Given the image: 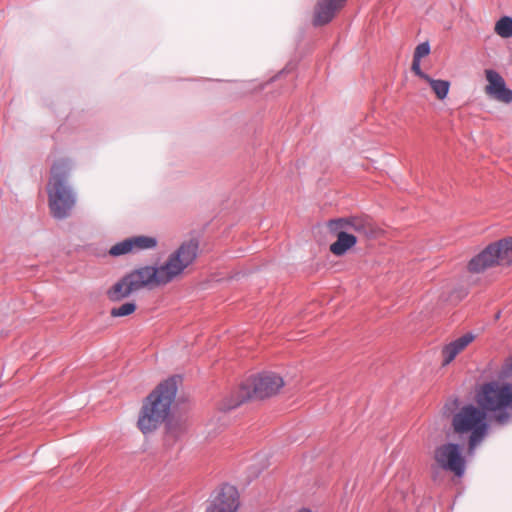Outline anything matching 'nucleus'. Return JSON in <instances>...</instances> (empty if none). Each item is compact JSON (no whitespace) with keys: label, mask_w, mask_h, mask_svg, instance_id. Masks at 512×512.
Returning <instances> with one entry per match:
<instances>
[{"label":"nucleus","mask_w":512,"mask_h":512,"mask_svg":"<svg viewBox=\"0 0 512 512\" xmlns=\"http://www.w3.org/2000/svg\"><path fill=\"white\" fill-rule=\"evenodd\" d=\"M328 226L331 231H338V229H344L347 232L353 231L358 234L364 235H367L371 231L369 223L366 220L358 217L339 218L330 220Z\"/></svg>","instance_id":"nucleus-12"},{"label":"nucleus","mask_w":512,"mask_h":512,"mask_svg":"<svg viewBox=\"0 0 512 512\" xmlns=\"http://www.w3.org/2000/svg\"><path fill=\"white\" fill-rule=\"evenodd\" d=\"M70 171L71 164L67 159H59L51 167L48 205L51 215L58 220L69 217L76 204V194L67 181Z\"/></svg>","instance_id":"nucleus-4"},{"label":"nucleus","mask_w":512,"mask_h":512,"mask_svg":"<svg viewBox=\"0 0 512 512\" xmlns=\"http://www.w3.org/2000/svg\"><path fill=\"white\" fill-rule=\"evenodd\" d=\"M177 392V379L160 383L146 398L138 418V428L147 434L156 430L169 416Z\"/></svg>","instance_id":"nucleus-3"},{"label":"nucleus","mask_w":512,"mask_h":512,"mask_svg":"<svg viewBox=\"0 0 512 512\" xmlns=\"http://www.w3.org/2000/svg\"><path fill=\"white\" fill-rule=\"evenodd\" d=\"M339 230L337 240L330 246V251L336 256L345 254L357 241L353 234L348 233L344 229Z\"/></svg>","instance_id":"nucleus-14"},{"label":"nucleus","mask_w":512,"mask_h":512,"mask_svg":"<svg viewBox=\"0 0 512 512\" xmlns=\"http://www.w3.org/2000/svg\"><path fill=\"white\" fill-rule=\"evenodd\" d=\"M157 246V239L151 236H134L127 239H124L121 242L113 245L109 254L111 256H121L128 253L139 252L143 250L153 249Z\"/></svg>","instance_id":"nucleus-8"},{"label":"nucleus","mask_w":512,"mask_h":512,"mask_svg":"<svg viewBox=\"0 0 512 512\" xmlns=\"http://www.w3.org/2000/svg\"><path fill=\"white\" fill-rule=\"evenodd\" d=\"M474 334L466 333L442 348V365L450 364L473 340Z\"/></svg>","instance_id":"nucleus-13"},{"label":"nucleus","mask_w":512,"mask_h":512,"mask_svg":"<svg viewBox=\"0 0 512 512\" xmlns=\"http://www.w3.org/2000/svg\"><path fill=\"white\" fill-rule=\"evenodd\" d=\"M240 506L239 493L231 485H224L206 512H237Z\"/></svg>","instance_id":"nucleus-9"},{"label":"nucleus","mask_w":512,"mask_h":512,"mask_svg":"<svg viewBox=\"0 0 512 512\" xmlns=\"http://www.w3.org/2000/svg\"><path fill=\"white\" fill-rule=\"evenodd\" d=\"M420 62H421V60L413 57L411 70L415 73V75H417L418 77H420L423 80H426V79H428L429 75L421 70Z\"/></svg>","instance_id":"nucleus-20"},{"label":"nucleus","mask_w":512,"mask_h":512,"mask_svg":"<svg viewBox=\"0 0 512 512\" xmlns=\"http://www.w3.org/2000/svg\"><path fill=\"white\" fill-rule=\"evenodd\" d=\"M430 53V45L428 42H423L417 45L413 57L421 60Z\"/></svg>","instance_id":"nucleus-19"},{"label":"nucleus","mask_w":512,"mask_h":512,"mask_svg":"<svg viewBox=\"0 0 512 512\" xmlns=\"http://www.w3.org/2000/svg\"><path fill=\"white\" fill-rule=\"evenodd\" d=\"M299 512H312V511H310V510H308V509H302V510H300Z\"/></svg>","instance_id":"nucleus-21"},{"label":"nucleus","mask_w":512,"mask_h":512,"mask_svg":"<svg viewBox=\"0 0 512 512\" xmlns=\"http://www.w3.org/2000/svg\"><path fill=\"white\" fill-rule=\"evenodd\" d=\"M501 246L502 262L508 264L512 263V237L498 241Z\"/></svg>","instance_id":"nucleus-18"},{"label":"nucleus","mask_w":512,"mask_h":512,"mask_svg":"<svg viewBox=\"0 0 512 512\" xmlns=\"http://www.w3.org/2000/svg\"><path fill=\"white\" fill-rule=\"evenodd\" d=\"M501 246L498 242L488 245L468 263V270L472 273H481L495 265H505L502 262Z\"/></svg>","instance_id":"nucleus-7"},{"label":"nucleus","mask_w":512,"mask_h":512,"mask_svg":"<svg viewBox=\"0 0 512 512\" xmlns=\"http://www.w3.org/2000/svg\"><path fill=\"white\" fill-rule=\"evenodd\" d=\"M485 76L488 85L485 87V92L493 99L503 102H512V90L506 87L503 77L495 70H485Z\"/></svg>","instance_id":"nucleus-10"},{"label":"nucleus","mask_w":512,"mask_h":512,"mask_svg":"<svg viewBox=\"0 0 512 512\" xmlns=\"http://www.w3.org/2000/svg\"><path fill=\"white\" fill-rule=\"evenodd\" d=\"M434 461L438 468L462 477L466 470V460L459 444L445 443L434 450Z\"/></svg>","instance_id":"nucleus-6"},{"label":"nucleus","mask_w":512,"mask_h":512,"mask_svg":"<svg viewBox=\"0 0 512 512\" xmlns=\"http://www.w3.org/2000/svg\"><path fill=\"white\" fill-rule=\"evenodd\" d=\"M476 401L479 407L463 405L451 419L454 433L468 440L470 453L488 435L487 414L499 425H506L512 420V383L495 380L486 382L478 390Z\"/></svg>","instance_id":"nucleus-1"},{"label":"nucleus","mask_w":512,"mask_h":512,"mask_svg":"<svg viewBox=\"0 0 512 512\" xmlns=\"http://www.w3.org/2000/svg\"><path fill=\"white\" fill-rule=\"evenodd\" d=\"M495 32L502 38L512 36V18L509 16L501 17L495 24Z\"/></svg>","instance_id":"nucleus-16"},{"label":"nucleus","mask_w":512,"mask_h":512,"mask_svg":"<svg viewBox=\"0 0 512 512\" xmlns=\"http://www.w3.org/2000/svg\"><path fill=\"white\" fill-rule=\"evenodd\" d=\"M431 87L432 91L435 93L436 97L439 100H444L450 89V82L447 80H436L428 76V79L425 80Z\"/></svg>","instance_id":"nucleus-15"},{"label":"nucleus","mask_w":512,"mask_h":512,"mask_svg":"<svg viewBox=\"0 0 512 512\" xmlns=\"http://www.w3.org/2000/svg\"><path fill=\"white\" fill-rule=\"evenodd\" d=\"M283 378L275 372H262L241 385L236 401L228 404L226 409H234L251 397L268 398L277 394L284 386Z\"/></svg>","instance_id":"nucleus-5"},{"label":"nucleus","mask_w":512,"mask_h":512,"mask_svg":"<svg viewBox=\"0 0 512 512\" xmlns=\"http://www.w3.org/2000/svg\"><path fill=\"white\" fill-rule=\"evenodd\" d=\"M198 243L190 240L183 243L160 266H143L130 271L115 282L106 295L112 302H119L143 288L166 285L191 265L197 257Z\"/></svg>","instance_id":"nucleus-2"},{"label":"nucleus","mask_w":512,"mask_h":512,"mask_svg":"<svg viewBox=\"0 0 512 512\" xmlns=\"http://www.w3.org/2000/svg\"><path fill=\"white\" fill-rule=\"evenodd\" d=\"M136 311V304L134 302H126L119 307H114L110 311L112 317H124L133 314Z\"/></svg>","instance_id":"nucleus-17"},{"label":"nucleus","mask_w":512,"mask_h":512,"mask_svg":"<svg viewBox=\"0 0 512 512\" xmlns=\"http://www.w3.org/2000/svg\"><path fill=\"white\" fill-rule=\"evenodd\" d=\"M345 2L346 0H319L315 8L314 24L319 26L329 23Z\"/></svg>","instance_id":"nucleus-11"}]
</instances>
